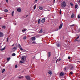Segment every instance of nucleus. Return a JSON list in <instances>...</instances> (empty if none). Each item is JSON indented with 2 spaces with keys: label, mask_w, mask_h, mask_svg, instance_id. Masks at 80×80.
<instances>
[{
  "label": "nucleus",
  "mask_w": 80,
  "mask_h": 80,
  "mask_svg": "<svg viewBox=\"0 0 80 80\" xmlns=\"http://www.w3.org/2000/svg\"><path fill=\"white\" fill-rule=\"evenodd\" d=\"M39 33H40V31H39Z\"/></svg>",
  "instance_id": "680f3d73"
},
{
  "label": "nucleus",
  "mask_w": 80,
  "mask_h": 80,
  "mask_svg": "<svg viewBox=\"0 0 80 80\" xmlns=\"http://www.w3.org/2000/svg\"><path fill=\"white\" fill-rule=\"evenodd\" d=\"M17 67H18V66H17V65H16L15 66V68H17Z\"/></svg>",
  "instance_id": "72a5a7b5"
},
{
  "label": "nucleus",
  "mask_w": 80,
  "mask_h": 80,
  "mask_svg": "<svg viewBox=\"0 0 80 80\" xmlns=\"http://www.w3.org/2000/svg\"><path fill=\"white\" fill-rule=\"evenodd\" d=\"M36 8V5H35L34 6V10H35Z\"/></svg>",
  "instance_id": "cd10ccee"
},
{
  "label": "nucleus",
  "mask_w": 80,
  "mask_h": 80,
  "mask_svg": "<svg viewBox=\"0 0 80 80\" xmlns=\"http://www.w3.org/2000/svg\"><path fill=\"white\" fill-rule=\"evenodd\" d=\"M22 60H25V58L23 57H22Z\"/></svg>",
  "instance_id": "473e14b6"
},
{
  "label": "nucleus",
  "mask_w": 80,
  "mask_h": 80,
  "mask_svg": "<svg viewBox=\"0 0 80 80\" xmlns=\"http://www.w3.org/2000/svg\"><path fill=\"white\" fill-rule=\"evenodd\" d=\"M78 3H80V0L78 1Z\"/></svg>",
  "instance_id": "79ce46f5"
},
{
  "label": "nucleus",
  "mask_w": 80,
  "mask_h": 80,
  "mask_svg": "<svg viewBox=\"0 0 80 80\" xmlns=\"http://www.w3.org/2000/svg\"><path fill=\"white\" fill-rule=\"evenodd\" d=\"M39 9H40V7H39Z\"/></svg>",
  "instance_id": "13d9d810"
},
{
  "label": "nucleus",
  "mask_w": 80,
  "mask_h": 80,
  "mask_svg": "<svg viewBox=\"0 0 80 80\" xmlns=\"http://www.w3.org/2000/svg\"><path fill=\"white\" fill-rule=\"evenodd\" d=\"M23 40H25V39H26L27 38V37L26 36H24L23 38Z\"/></svg>",
  "instance_id": "b1692460"
},
{
  "label": "nucleus",
  "mask_w": 80,
  "mask_h": 80,
  "mask_svg": "<svg viewBox=\"0 0 80 80\" xmlns=\"http://www.w3.org/2000/svg\"><path fill=\"white\" fill-rule=\"evenodd\" d=\"M64 71H66V68H64Z\"/></svg>",
  "instance_id": "de8ad7c7"
},
{
  "label": "nucleus",
  "mask_w": 80,
  "mask_h": 80,
  "mask_svg": "<svg viewBox=\"0 0 80 80\" xmlns=\"http://www.w3.org/2000/svg\"><path fill=\"white\" fill-rule=\"evenodd\" d=\"M79 38V36H78L77 38H76V39H78Z\"/></svg>",
  "instance_id": "8fccbe9b"
},
{
  "label": "nucleus",
  "mask_w": 80,
  "mask_h": 80,
  "mask_svg": "<svg viewBox=\"0 0 80 80\" xmlns=\"http://www.w3.org/2000/svg\"><path fill=\"white\" fill-rule=\"evenodd\" d=\"M77 41H78V40H77V39H75L74 40V42H77Z\"/></svg>",
  "instance_id": "ea45409f"
},
{
  "label": "nucleus",
  "mask_w": 80,
  "mask_h": 80,
  "mask_svg": "<svg viewBox=\"0 0 80 80\" xmlns=\"http://www.w3.org/2000/svg\"><path fill=\"white\" fill-rule=\"evenodd\" d=\"M15 55H16V54L15 53H13L12 54V57H14V56H15Z\"/></svg>",
  "instance_id": "f3484780"
},
{
  "label": "nucleus",
  "mask_w": 80,
  "mask_h": 80,
  "mask_svg": "<svg viewBox=\"0 0 80 80\" xmlns=\"http://www.w3.org/2000/svg\"><path fill=\"white\" fill-rule=\"evenodd\" d=\"M31 39L32 40H36V38H35V37H33Z\"/></svg>",
  "instance_id": "6e6552de"
},
{
  "label": "nucleus",
  "mask_w": 80,
  "mask_h": 80,
  "mask_svg": "<svg viewBox=\"0 0 80 80\" xmlns=\"http://www.w3.org/2000/svg\"><path fill=\"white\" fill-rule=\"evenodd\" d=\"M38 1V0H35V2H37Z\"/></svg>",
  "instance_id": "5fc2aeb1"
},
{
  "label": "nucleus",
  "mask_w": 80,
  "mask_h": 80,
  "mask_svg": "<svg viewBox=\"0 0 80 80\" xmlns=\"http://www.w3.org/2000/svg\"><path fill=\"white\" fill-rule=\"evenodd\" d=\"M70 4L72 6V7H73V4L71 2L70 3Z\"/></svg>",
  "instance_id": "c756f323"
},
{
  "label": "nucleus",
  "mask_w": 80,
  "mask_h": 80,
  "mask_svg": "<svg viewBox=\"0 0 80 80\" xmlns=\"http://www.w3.org/2000/svg\"><path fill=\"white\" fill-rule=\"evenodd\" d=\"M23 61H20V63H23Z\"/></svg>",
  "instance_id": "58836bf2"
},
{
  "label": "nucleus",
  "mask_w": 80,
  "mask_h": 80,
  "mask_svg": "<svg viewBox=\"0 0 80 80\" xmlns=\"http://www.w3.org/2000/svg\"><path fill=\"white\" fill-rule=\"evenodd\" d=\"M79 32H80V28L78 29Z\"/></svg>",
  "instance_id": "864d4df0"
},
{
  "label": "nucleus",
  "mask_w": 80,
  "mask_h": 80,
  "mask_svg": "<svg viewBox=\"0 0 80 80\" xmlns=\"http://www.w3.org/2000/svg\"><path fill=\"white\" fill-rule=\"evenodd\" d=\"M14 11H13L12 12V16H13V14L14 13Z\"/></svg>",
  "instance_id": "bb28decb"
},
{
  "label": "nucleus",
  "mask_w": 80,
  "mask_h": 80,
  "mask_svg": "<svg viewBox=\"0 0 80 80\" xmlns=\"http://www.w3.org/2000/svg\"><path fill=\"white\" fill-rule=\"evenodd\" d=\"M4 11L5 12H8V10L7 9H5Z\"/></svg>",
  "instance_id": "a878e982"
},
{
  "label": "nucleus",
  "mask_w": 80,
  "mask_h": 80,
  "mask_svg": "<svg viewBox=\"0 0 80 80\" xmlns=\"http://www.w3.org/2000/svg\"><path fill=\"white\" fill-rule=\"evenodd\" d=\"M54 1V2H55V0H53Z\"/></svg>",
  "instance_id": "bf43d9fd"
},
{
  "label": "nucleus",
  "mask_w": 80,
  "mask_h": 80,
  "mask_svg": "<svg viewBox=\"0 0 80 80\" xmlns=\"http://www.w3.org/2000/svg\"><path fill=\"white\" fill-rule=\"evenodd\" d=\"M60 60H61V59H60V58L59 59H58L57 60H56V63H57V62H59V61H60Z\"/></svg>",
  "instance_id": "a211bd4d"
},
{
  "label": "nucleus",
  "mask_w": 80,
  "mask_h": 80,
  "mask_svg": "<svg viewBox=\"0 0 80 80\" xmlns=\"http://www.w3.org/2000/svg\"><path fill=\"white\" fill-rule=\"evenodd\" d=\"M62 26H63V23H62L60 25L59 27V29H61V28H62Z\"/></svg>",
  "instance_id": "0eeeda50"
},
{
  "label": "nucleus",
  "mask_w": 80,
  "mask_h": 80,
  "mask_svg": "<svg viewBox=\"0 0 80 80\" xmlns=\"http://www.w3.org/2000/svg\"><path fill=\"white\" fill-rule=\"evenodd\" d=\"M77 7H78V5L77 4H76L75 5V8L76 9H77Z\"/></svg>",
  "instance_id": "393cba45"
},
{
  "label": "nucleus",
  "mask_w": 80,
  "mask_h": 80,
  "mask_svg": "<svg viewBox=\"0 0 80 80\" xmlns=\"http://www.w3.org/2000/svg\"><path fill=\"white\" fill-rule=\"evenodd\" d=\"M19 49H20V50H21V51H22V50H23V48H22V47H21L19 48Z\"/></svg>",
  "instance_id": "c85d7f7f"
},
{
  "label": "nucleus",
  "mask_w": 80,
  "mask_h": 80,
  "mask_svg": "<svg viewBox=\"0 0 80 80\" xmlns=\"http://www.w3.org/2000/svg\"><path fill=\"white\" fill-rule=\"evenodd\" d=\"M17 10L18 12H21V9L20 8H18Z\"/></svg>",
  "instance_id": "9d476101"
},
{
  "label": "nucleus",
  "mask_w": 80,
  "mask_h": 80,
  "mask_svg": "<svg viewBox=\"0 0 80 80\" xmlns=\"http://www.w3.org/2000/svg\"><path fill=\"white\" fill-rule=\"evenodd\" d=\"M3 36H4L3 33L2 32H0V37H3Z\"/></svg>",
  "instance_id": "39448f33"
},
{
  "label": "nucleus",
  "mask_w": 80,
  "mask_h": 80,
  "mask_svg": "<svg viewBox=\"0 0 80 80\" xmlns=\"http://www.w3.org/2000/svg\"><path fill=\"white\" fill-rule=\"evenodd\" d=\"M48 73L50 74V75H52V72L51 71H50L48 72Z\"/></svg>",
  "instance_id": "dca6fc26"
},
{
  "label": "nucleus",
  "mask_w": 80,
  "mask_h": 80,
  "mask_svg": "<svg viewBox=\"0 0 80 80\" xmlns=\"http://www.w3.org/2000/svg\"><path fill=\"white\" fill-rule=\"evenodd\" d=\"M64 75V74L63 73L61 72L60 74V76H63Z\"/></svg>",
  "instance_id": "f8f14e48"
},
{
  "label": "nucleus",
  "mask_w": 80,
  "mask_h": 80,
  "mask_svg": "<svg viewBox=\"0 0 80 80\" xmlns=\"http://www.w3.org/2000/svg\"><path fill=\"white\" fill-rule=\"evenodd\" d=\"M42 32H43V31H42V30H40V33H42Z\"/></svg>",
  "instance_id": "a19ab883"
},
{
  "label": "nucleus",
  "mask_w": 80,
  "mask_h": 80,
  "mask_svg": "<svg viewBox=\"0 0 80 80\" xmlns=\"http://www.w3.org/2000/svg\"><path fill=\"white\" fill-rule=\"evenodd\" d=\"M23 52H25V51H23Z\"/></svg>",
  "instance_id": "0e129e2a"
},
{
  "label": "nucleus",
  "mask_w": 80,
  "mask_h": 80,
  "mask_svg": "<svg viewBox=\"0 0 80 80\" xmlns=\"http://www.w3.org/2000/svg\"><path fill=\"white\" fill-rule=\"evenodd\" d=\"M78 18H80V16L79 15H78Z\"/></svg>",
  "instance_id": "e433bc0d"
},
{
  "label": "nucleus",
  "mask_w": 80,
  "mask_h": 80,
  "mask_svg": "<svg viewBox=\"0 0 80 80\" xmlns=\"http://www.w3.org/2000/svg\"><path fill=\"white\" fill-rule=\"evenodd\" d=\"M57 57L55 58V60H57Z\"/></svg>",
  "instance_id": "4d7b16f0"
},
{
  "label": "nucleus",
  "mask_w": 80,
  "mask_h": 80,
  "mask_svg": "<svg viewBox=\"0 0 80 80\" xmlns=\"http://www.w3.org/2000/svg\"><path fill=\"white\" fill-rule=\"evenodd\" d=\"M14 25H17V24H16V23H15V25L14 24Z\"/></svg>",
  "instance_id": "052dcab7"
},
{
  "label": "nucleus",
  "mask_w": 80,
  "mask_h": 80,
  "mask_svg": "<svg viewBox=\"0 0 80 80\" xmlns=\"http://www.w3.org/2000/svg\"><path fill=\"white\" fill-rule=\"evenodd\" d=\"M67 5V4H66V2H63L62 3H61V6L62 7V8H64V7H65Z\"/></svg>",
  "instance_id": "f03ea898"
},
{
  "label": "nucleus",
  "mask_w": 80,
  "mask_h": 80,
  "mask_svg": "<svg viewBox=\"0 0 80 80\" xmlns=\"http://www.w3.org/2000/svg\"><path fill=\"white\" fill-rule=\"evenodd\" d=\"M45 18H43L42 20H41V22L42 23H44L45 22Z\"/></svg>",
  "instance_id": "423d86ee"
},
{
  "label": "nucleus",
  "mask_w": 80,
  "mask_h": 80,
  "mask_svg": "<svg viewBox=\"0 0 80 80\" xmlns=\"http://www.w3.org/2000/svg\"><path fill=\"white\" fill-rule=\"evenodd\" d=\"M59 13H60V15H61V9L60 10Z\"/></svg>",
  "instance_id": "37998d69"
},
{
  "label": "nucleus",
  "mask_w": 80,
  "mask_h": 80,
  "mask_svg": "<svg viewBox=\"0 0 80 80\" xmlns=\"http://www.w3.org/2000/svg\"><path fill=\"white\" fill-rule=\"evenodd\" d=\"M40 10H42V11H43V10H44V9H43V7H40Z\"/></svg>",
  "instance_id": "ddd939ff"
},
{
  "label": "nucleus",
  "mask_w": 80,
  "mask_h": 80,
  "mask_svg": "<svg viewBox=\"0 0 80 80\" xmlns=\"http://www.w3.org/2000/svg\"><path fill=\"white\" fill-rule=\"evenodd\" d=\"M0 19H1V17H0Z\"/></svg>",
  "instance_id": "e2e57ef3"
},
{
  "label": "nucleus",
  "mask_w": 80,
  "mask_h": 80,
  "mask_svg": "<svg viewBox=\"0 0 80 80\" xmlns=\"http://www.w3.org/2000/svg\"><path fill=\"white\" fill-rule=\"evenodd\" d=\"M25 78L26 79L28 80H31L30 78V76H25Z\"/></svg>",
  "instance_id": "20e7f679"
},
{
  "label": "nucleus",
  "mask_w": 80,
  "mask_h": 80,
  "mask_svg": "<svg viewBox=\"0 0 80 80\" xmlns=\"http://www.w3.org/2000/svg\"><path fill=\"white\" fill-rule=\"evenodd\" d=\"M57 47H60V44L58 43L57 44Z\"/></svg>",
  "instance_id": "412c9836"
},
{
  "label": "nucleus",
  "mask_w": 80,
  "mask_h": 80,
  "mask_svg": "<svg viewBox=\"0 0 80 80\" xmlns=\"http://www.w3.org/2000/svg\"><path fill=\"white\" fill-rule=\"evenodd\" d=\"M40 19H39L38 20V23L39 24L40 23Z\"/></svg>",
  "instance_id": "7c9ffc66"
},
{
  "label": "nucleus",
  "mask_w": 80,
  "mask_h": 80,
  "mask_svg": "<svg viewBox=\"0 0 80 80\" xmlns=\"http://www.w3.org/2000/svg\"><path fill=\"white\" fill-rule=\"evenodd\" d=\"M35 43H36V42H33L32 43V44H33Z\"/></svg>",
  "instance_id": "4c0bfd02"
},
{
  "label": "nucleus",
  "mask_w": 80,
  "mask_h": 80,
  "mask_svg": "<svg viewBox=\"0 0 80 80\" xmlns=\"http://www.w3.org/2000/svg\"><path fill=\"white\" fill-rule=\"evenodd\" d=\"M80 62V60H79V61H77V62Z\"/></svg>",
  "instance_id": "3c124183"
},
{
  "label": "nucleus",
  "mask_w": 80,
  "mask_h": 80,
  "mask_svg": "<svg viewBox=\"0 0 80 80\" xmlns=\"http://www.w3.org/2000/svg\"><path fill=\"white\" fill-rule=\"evenodd\" d=\"M68 59L69 60H70V57H68Z\"/></svg>",
  "instance_id": "49530a36"
},
{
  "label": "nucleus",
  "mask_w": 80,
  "mask_h": 80,
  "mask_svg": "<svg viewBox=\"0 0 80 80\" xmlns=\"http://www.w3.org/2000/svg\"><path fill=\"white\" fill-rule=\"evenodd\" d=\"M21 78H23V76H21Z\"/></svg>",
  "instance_id": "603ef678"
},
{
  "label": "nucleus",
  "mask_w": 80,
  "mask_h": 80,
  "mask_svg": "<svg viewBox=\"0 0 80 80\" xmlns=\"http://www.w3.org/2000/svg\"><path fill=\"white\" fill-rule=\"evenodd\" d=\"M6 2H7V3H8V0H6Z\"/></svg>",
  "instance_id": "a18cd8bd"
},
{
  "label": "nucleus",
  "mask_w": 80,
  "mask_h": 80,
  "mask_svg": "<svg viewBox=\"0 0 80 80\" xmlns=\"http://www.w3.org/2000/svg\"><path fill=\"white\" fill-rule=\"evenodd\" d=\"M2 28H4V29H5L6 27L5 26H3L2 27Z\"/></svg>",
  "instance_id": "5701e85b"
},
{
  "label": "nucleus",
  "mask_w": 80,
  "mask_h": 80,
  "mask_svg": "<svg viewBox=\"0 0 80 80\" xmlns=\"http://www.w3.org/2000/svg\"><path fill=\"white\" fill-rule=\"evenodd\" d=\"M5 71V68L3 69H2V73H3V72H4Z\"/></svg>",
  "instance_id": "4be33fe9"
},
{
  "label": "nucleus",
  "mask_w": 80,
  "mask_h": 80,
  "mask_svg": "<svg viewBox=\"0 0 80 80\" xmlns=\"http://www.w3.org/2000/svg\"><path fill=\"white\" fill-rule=\"evenodd\" d=\"M17 48H18V44H16L15 45V47H14L12 48V50H14V52H15V50H17Z\"/></svg>",
  "instance_id": "f257e3e1"
},
{
  "label": "nucleus",
  "mask_w": 80,
  "mask_h": 80,
  "mask_svg": "<svg viewBox=\"0 0 80 80\" xmlns=\"http://www.w3.org/2000/svg\"><path fill=\"white\" fill-rule=\"evenodd\" d=\"M74 26H75V24H72L70 25V27H73Z\"/></svg>",
  "instance_id": "2f4dec72"
},
{
  "label": "nucleus",
  "mask_w": 80,
  "mask_h": 80,
  "mask_svg": "<svg viewBox=\"0 0 80 80\" xmlns=\"http://www.w3.org/2000/svg\"><path fill=\"white\" fill-rule=\"evenodd\" d=\"M70 74H71V75H72V74H73V72H70Z\"/></svg>",
  "instance_id": "c9c22d12"
},
{
  "label": "nucleus",
  "mask_w": 80,
  "mask_h": 80,
  "mask_svg": "<svg viewBox=\"0 0 80 80\" xmlns=\"http://www.w3.org/2000/svg\"><path fill=\"white\" fill-rule=\"evenodd\" d=\"M15 45V44H13L12 45V47H13Z\"/></svg>",
  "instance_id": "09e8293b"
},
{
  "label": "nucleus",
  "mask_w": 80,
  "mask_h": 80,
  "mask_svg": "<svg viewBox=\"0 0 80 80\" xmlns=\"http://www.w3.org/2000/svg\"><path fill=\"white\" fill-rule=\"evenodd\" d=\"M8 42V38H7V42Z\"/></svg>",
  "instance_id": "f704fd0d"
},
{
  "label": "nucleus",
  "mask_w": 80,
  "mask_h": 80,
  "mask_svg": "<svg viewBox=\"0 0 80 80\" xmlns=\"http://www.w3.org/2000/svg\"><path fill=\"white\" fill-rule=\"evenodd\" d=\"M75 17V14L73 13L72 14L71 17V18H73Z\"/></svg>",
  "instance_id": "9b49d317"
},
{
  "label": "nucleus",
  "mask_w": 80,
  "mask_h": 80,
  "mask_svg": "<svg viewBox=\"0 0 80 80\" xmlns=\"http://www.w3.org/2000/svg\"><path fill=\"white\" fill-rule=\"evenodd\" d=\"M18 78H20L21 79V77H18Z\"/></svg>",
  "instance_id": "c03bdc74"
},
{
  "label": "nucleus",
  "mask_w": 80,
  "mask_h": 80,
  "mask_svg": "<svg viewBox=\"0 0 80 80\" xmlns=\"http://www.w3.org/2000/svg\"><path fill=\"white\" fill-rule=\"evenodd\" d=\"M18 47L19 48H22V47L21 46V45H20V44H18Z\"/></svg>",
  "instance_id": "6ab92c4d"
},
{
  "label": "nucleus",
  "mask_w": 80,
  "mask_h": 80,
  "mask_svg": "<svg viewBox=\"0 0 80 80\" xmlns=\"http://www.w3.org/2000/svg\"><path fill=\"white\" fill-rule=\"evenodd\" d=\"M41 61H42V60H41Z\"/></svg>",
  "instance_id": "69168bd1"
},
{
  "label": "nucleus",
  "mask_w": 80,
  "mask_h": 80,
  "mask_svg": "<svg viewBox=\"0 0 80 80\" xmlns=\"http://www.w3.org/2000/svg\"><path fill=\"white\" fill-rule=\"evenodd\" d=\"M22 31V32H23V33H25V31H26V29H23Z\"/></svg>",
  "instance_id": "2eb2a0df"
},
{
  "label": "nucleus",
  "mask_w": 80,
  "mask_h": 80,
  "mask_svg": "<svg viewBox=\"0 0 80 80\" xmlns=\"http://www.w3.org/2000/svg\"><path fill=\"white\" fill-rule=\"evenodd\" d=\"M5 49V47L4 48H2L0 50L1 51H3V50H4Z\"/></svg>",
  "instance_id": "4468645a"
},
{
  "label": "nucleus",
  "mask_w": 80,
  "mask_h": 80,
  "mask_svg": "<svg viewBox=\"0 0 80 80\" xmlns=\"http://www.w3.org/2000/svg\"><path fill=\"white\" fill-rule=\"evenodd\" d=\"M50 56H51V52H49L48 53V58H49V57H50Z\"/></svg>",
  "instance_id": "1a4fd4ad"
},
{
  "label": "nucleus",
  "mask_w": 80,
  "mask_h": 80,
  "mask_svg": "<svg viewBox=\"0 0 80 80\" xmlns=\"http://www.w3.org/2000/svg\"><path fill=\"white\" fill-rule=\"evenodd\" d=\"M10 60V58H8L7 59V60L8 61H9Z\"/></svg>",
  "instance_id": "aec40b11"
},
{
  "label": "nucleus",
  "mask_w": 80,
  "mask_h": 80,
  "mask_svg": "<svg viewBox=\"0 0 80 80\" xmlns=\"http://www.w3.org/2000/svg\"><path fill=\"white\" fill-rule=\"evenodd\" d=\"M74 67V66H73V64H70L69 66L70 69V70H72V69H73Z\"/></svg>",
  "instance_id": "7ed1b4c3"
},
{
  "label": "nucleus",
  "mask_w": 80,
  "mask_h": 80,
  "mask_svg": "<svg viewBox=\"0 0 80 80\" xmlns=\"http://www.w3.org/2000/svg\"><path fill=\"white\" fill-rule=\"evenodd\" d=\"M28 15H27L26 16V17H28Z\"/></svg>",
  "instance_id": "6e6d98bb"
}]
</instances>
